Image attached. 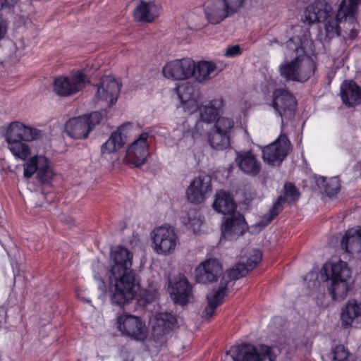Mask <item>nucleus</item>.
<instances>
[{
	"mask_svg": "<svg viewBox=\"0 0 361 361\" xmlns=\"http://www.w3.org/2000/svg\"><path fill=\"white\" fill-rule=\"evenodd\" d=\"M292 36L282 44L286 58H294L282 63L280 74L288 80L305 82L314 73L315 64L309 54L313 51V42L306 26L295 25L291 28Z\"/></svg>",
	"mask_w": 361,
	"mask_h": 361,
	"instance_id": "f257e3e1",
	"label": "nucleus"
},
{
	"mask_svg": "<svg viewBox=\"0 0 361 361\" xmlns=\"http://www.w3.org/2000/svg\"><path fill=\"white\" fill-rule=\"evenodd\" d=\"M133 253L118 245L111 249L112 262L109 276L112 303L122 306L128 303L140 288L132 269Z\"/></svg>",
	"mask_w": 361,
	"mask_h": 361,
	"instance_id": "f03ea898",
	"label": "nucleus"
},
{
	"mask_svg": "<svg viewBox=\"0 0 361 361\" xmlns=\"http://www.w3.org/2000/svg\"><path fill=\"white\" fill-rule=\"evenodd\" d=\"M262 257V253L259 250H253L251 256L247 259L246 264L238 262L226 274L224 275L217 290L209 293L207 295V305L204 310V317L210 319L214 314L216 307L220 305L228 295V284L230 281L238 279L245 276L249 271L257 267Z\"/></svg>",
	"mask_w": 361,
	"mask_h": 361,
	"instance_id": "7ed1b4c3",
	"label": "nucleus"
},
{
	"mask_svg": "<svg viewBox=\"0 0 361 361\" xmlns=\"http://www.w3.org/2000/svg\"><path fill=\"white\" fill-rule=\"evenodd\" d=\"M350 274L347 264L342 261L326 263L321 269V280L326 283L333 300L341 301L347 296Z\"/></svg>",
	"mask_w": 361,
	"mask_h": 361,
	"instance_id": "20e7f679",
	"label": "nucleus"
},
{
	"mask_svg": "<svg viewBox=\"0 0 361 361\" xmlns=\"http://www.w3.org/2000/svg\"><path fill=\"white\" fill-rule=\"evenodd\" d=\"M42 131L26 126L20 122H13L6 133L7 147L12 154L21 160L27 159L31 154L27 142L38 139Z\"/></svg>",
	"mask_w": 361,
	"mask_h": 361,
	"instance_id": "39448f33",
	"label": "nucleus"
},
{
	"mask_svg": "<svg viewBox=\"0 0 361 361\" xmlns=\"http://www.w3.org/2000/svg\"><path fill=\"white\" fill-rule=\"evenodd\" d=\"M103 118L104 114L101 111H93L89 114L74 117L66 123L65 130L72 138L85 139Z\"/></svg>",
	"mask_w": 361,
	"mask_h": 361,
	"instance_id": "423d86ee",
	"label": "nucleus"
},
{
	"mask_svg": "<svg viewBox=\"0 0 361 361\" xmlns=\"http://www.w3.org/2000/svg\"><path fill=\"white\" fill-rule=\"evenodd\" d=\"M357 4L353 0H342L337 11V19L340 20L341 32L350 39H354L358 34Z\"/></svg>",
	"mask_w": 361,
	"mask_h": 361,
	"instance_id": "0eeeda50",
	"label": "nucleus"
},
{
	"mask_svg": "<svg viewBox=\"0 0 361 361\" xmlns=\"http://www.w3.org/2000/svg\"><path fill=\"white\" fill-rule=\"evenodd\" d=\"M36 174V179L42 185H49L54 173L49 160L44 156H34L24 164V176L30 178Z\"/></svg>",
	"mask_w": 361,
	"mask_h": 361,
	"instance_id": "6e6552de",
	"label": "nucleus"
},
{
	"mask_svg": "<svg viewBox=\"0 0 361 361\" xmlns=\"http://www.w3.org/2000/svg\"><path fill=\"white\" fill-rule=\"evenodd\" d=\"M153 247L159 254L167 255L175 250L178 243V237L171 226H161L155 228L152 233Z\"/></svg>",
	"mask_w": 361,
	"mask_h": 361,
	"instance_id": "1a4fd4ad",
	"label": "nucleus"
},
{
	"mask_svg": "<svg viewBox=\"0 0 361 361\" xmlns=\"http://www.w3.org/2000/svg\"><path fill=\"white\" fill-rule=\"evenodd\" d=\"M291 150V144L286 135H281L276 140L264 147L262 157L264 162L271 166H279Z\"/></svg>",
	"mask_w": 361,
	"mask_h": 361,
	"instance_id": "9d476101",
	"label": "nucleus"
},
{
	"mask_svg": "<svg viewBox=\"0 0 361 361\" xmlns=\"http://www.w3.org/2000/svg\"><path fill=\"white\" fill-rule=\"evenodd\" d=\"M195 66L190 58L176 59L166 63L162 69L163 75L168 79L185 80L192 78Z\"/></svg>",
	"mask_w": 361,
	"mask_h": 361,
	"instance_id": "9b49d317",
	"label": "nucleus"
},
{
	"mask_svg": "<svg viewBox=\"0 0 361 361\" xmlns=\"http://www.w3.org/2000/svg\"><path fill=\"white\" fill-rule=\"evenodd\" d=\"M223 273L220 262L215 258H209L201 262L195 269V281L202 284L216 281Z\"/></svg>",
	"mask_w": 361,
	"mask_h": 361,
	"instance_id": "f8f14e48",
	"label": "nucleus"
},
{
	"mask_svg": "<svg viewBox=\"0 0 361 361\" xmlns=\"http://www.w3.org/2000/svg\"><path fill=\"white\" fill-rule=\"evenodd\" d=\"M299 197L300 192L297 188L292 183H286L284 185V197L279 196L277 198L268 214H264L258 223V226L264 228L270 224L283 210V204L286 201V198L288 199L289 201L292 202L296 201Z\"/></svg>",
	"mask_w": 361,
	"mask_h": 361,
	"instance_id": "ddd939ff",
	"label": "nucleus"
},
{
	"mask_svg": "<svg viewBox=\"0 0 361 361\" xmlns=\"http://www.w3.org/2000/svg\"><path fill=\"white\" fill-rule=\"evenodd\" d=\"M148 133H142L130 145L126 152V159L128 163L134 165L135 167H140L147 160L148 156Z\"/></svg>",
	"mask_w": 361,
	"mask_h": 361,
	"instance_id": "4468645a",
	"label": "nucleus"
},
{
	"mask_svg": "<svg viewBox=\"0 0 361 361\" xmlns=\"http://www.w3.org/2000/svg\"><path fill=\"white\" fill-rule=\"evenodd\" d=\"M118 329L125 335L137 341H143L147 337L145 324L137 317L127 315L118 320Z\"/></svg>",
	"mask_w": 361,
	"mask_h": 361,
	"instance_id": "2eb2a0df",
	"label": "nucleus"
},
{
	"mask_svg": "<svg viewBox=\"0 0 361 361\" xmlns=\"http://www.w3.org/2000/svg\"><path fill=\"white\" fill-rule=\"evenodd\" d=\"M233 361H261L268 358L269 361H274L271 355V348L266 347L264 355L261 357L257 348L247 343H243L238 346H232L229 350Z\"/></svg>",
	"mask_w": 361,
	"mask_h": 361,
	"instance_id": "dca6fc26",
	"label": "nucleus"
},
{
	"mask_svg": "<svg viewBox=\"0 0 361 361\" xmlns=\"http://www.w3.org/2000/svg\"><path fill=\"white\" fill-rule=\"evenodd\" d=\"M247 229L244 216L238 212L235 211L224 216L221 225V235L224 238H234L242 235Z\"/></svg>",
	"mask_w": 361,
	"mask_h": 361,
	"instance_id": "f3484780",
	"label": "nucleus"
},
{
	"mask_svg": "<svg viewBox=\"0 0 361 361\" xmlns=\"http://www.w3.org/2000/svg\"><path fill=\"white\" fill-rule=\"evenodd\" d=\"M211 192V177L202 176L195 178L190 184L186 190V195L190 202L199 204L202 202Z\"/></svg>",
	"mask_w": 361,
	"mask_h": 361,
	"instance_id": "a211bd4d",
	"label": "nucleus"
},
{
	"mask_svg": "<svg viewBox=\"0 0 361 361\" xmlns=\"http://www.w3.org/2000/svg\"><path fill=\"white\" fill-rule=\"evenodd\" d=\"M296 100L290 92H274L273 107L282 118L290 119L294 115Z\"/></svg>",
	"mask_w": 361,
	"mask_h": 361,
	"instance_id": "6ab92c4d",
	"label": "nucleus"
},
{
	"mask_svg": "<svg viewBox=\"0 0 361 361\" xmlns=\"http://www.w3.org/2000/svg\"><path fill=\"white\" fill-rule=\"evenodd\" d=\"M169 290L173 300L178 304H187L192 297V287L188 279L183 275H179L174 281H169Z\"/></svg>",
	"mask_w": 361,
	"mask_h": 361,
	"instance_id": "aec40b11",
	"label": "nucleus"
},
{
	"mask_svg": "<svg viewBox=\"0 0 361 361\" xmlns=\"http://www.w3.org/2000/svg\"><path fill=\"white\" fill-rule=\"evenodd\" d=\"M331 4L324 0H316L304 12L305 20L310 23L324 21L332 13Z\"/></svg>",
	"mask_w": 361,
	"mask_h": 361,
	"instance_id": "412c9836",
	"label": "nucleus"
},
{
	"mask_svg": "<svg viewBox=\"0 0 361 361\" xmlns=\"http://www.w3.org/2000/svg\"><path fill=\"white\" fill-rule=\"evenodd\" d=\"M192 78L194 83L203 85L215 77L219 72L216 63L212 61L202 60L197 63L194 61Z\"/></svg>",
	"mask_w": 361,
	"mask_h": 361,
	"instance_id": "4be33fe9",
	"label": "nucleus"
},
{
	"mask_svg": "<svg viewBox=\"0 0 361 361\" xmlns=\"http://www.w3.org/2000/svg\"><path fill=\"white\" fill-rule=\"evenodd\" d=\"M177 323L176 318L171 313L160 312L155 315L152 335L155 339H162Z\"/></svg>",
	"mask_w": 361,
	"mask_h": 361,
	"instance_id": "5701e85b",
	"label": "nucleus"
},
{
	"mask_svg": "<svg viewBox=\"0 0 361 361\" xmlns=\"http://www.w3.org/2000/svg\"><path fill=\"white\" fill-rule=\"evenodd\" d=\"M130 123H126L118 128L117 130L113 132L108 140L101 147L102 155L109 154L120 149L126 141L127 135L124 129L130 126Z\"/></svg>",
	"mask_w": 361,
	"mask_h": 361,
	"instance_id": "b1692460",
	"label": "nucleus"
},
{
	"mask_svg": "<svg viewBox=\"0 0 361 361\" xmlns=\"http://www.w3.org/2000/svg\"><path fill=\"white\" fill-rule=\"evenodd\" d=\"M235 162L240 169L245 174L255 176L261 171V164L250 151L238 153Z\"/></svg>",
	"mask_w": 361,
	"mask_h": 361,
	"instance_id": "393cba45",
	"label": "nucleus"
},
{
	"mask_svg": "<svg viewBox=\"0 0 361 361\" xmlns=\"http://www.w3.org/2000/svg\"><path fill=\"white\" fill-rule=\"evenodd\" d=\"M204 14L208 22L212 24H219L231 16L222 0L208 1L205 5Z\"/></svg>",
	"mask_w": 361,
	"mask_h": 361,
	"instance_id": "a878e982",
	"label": "nucleus"
},
{
	"mask_svg": "<svg viewBox=\"0 0 361 361\" xmlns=\"http://www.w3.org/2000/svg\"><path fill=\"white\" fill-rule=\"evenodd\" d=\"M343 250L350 253L361 252V228H350L348 230L341 242Z\"/></svg>",
	"mask_w": 361,
	"mask_h": 361,
	"instance_id": "bb28decb",
	"label": "nucleus"
},
{
	"mask_svg": "<svg viewBox=\"0 0 361 361\" xmlns=\"http://www.w3.org/2000/svg\"><path fill=\"white\" fill-rule=\"evenodd\" d=\"M361 316V302L349 300L346 305L341 309V322L345 327L351 326L353 322Z\"/></svg>",
	"mask_w": 361,
	"mask_h": 361,
	"instance_id": "cd10ccee",
	"label": "nucleus"
},
{
	"mask_svg": "<svg viewBox=\"0 0 361 361\" xmlns=\"http://www.w3.org/2000/svg\"><path fill=\"white\" fill-rule=\"evenodd\" d=\"M213 207L226 216L236 211V204L233 197L225 192H220L216 195Z\"/></svg>",
	"mask_w": 361,
	"mask_h": 361,
	"instance_id": "c85d7f7f",
	"label": "nucleus"
},
{
	"mask_svg": "<svg viewBox=\"0 0 361 361\" xmlns=\"http://www.w3.org/2000/svg\"><path fill=\"white\" fill-rule=\"evenodd\" d=\"M185 111L192 114L196 111L200 104V92H177Z\"/></svg>",
	"mask_w": 361,
	"mask_h": 361,
	"instance_id": "c756f323",
	"label": "nucleus"
},
{
	"mask_svg": "<svg viewBox=\"0 0 361 361\" xmlns=\"http://www.w3.org/2000/svg\"><path fill=\"white\" fill-rule=\"evenodd\" d=\"M224 103L221 99H214L200 109V117L206 123L214 121L221 113Z\"/></svg>",
	"mask_w": 361,
	"mask_h": 361,
	"instance_id": "7c9ffc66",
	"label": "nucleus"
},
{
	"mask_svg": "<svg viewBox=\"0 0 361 361\" xmlns=\"http://www.w3.org/2000/svg\"><path fill=\"white\" fill-rule=\"evenodd\" d=\"M155 8L152 4L141 1L134 9L133 17L140 22L151 23L157 17L154 13Z\"/></svg>",
	"mask_w": 361,
	"mask_h": 361,
	"instance_id": "2f4dec72",
	"label": "nucleus"
},
{
	"mask_svg": "<svg viewBox=\"0 0 361 361\" xmlns=\"http://www.w3.org/2000/svg\"><path fill=\"white\" fill-rule=\"evenodd\" d=\"M316 184L329 197L334 196L340 190L339 180L337 177L327 178L319 176L316 178Z\"/></svg>",
	"mask_w": 361,
	"mask_h": 361,
	"instance_id": "473e14b6",
	"label": "nucleus"
},
{
	"mask_svg": "<svg viewBox=\"0 0 361 361\" xmlns=\"http://www.w3.org/2000/svg\"><path fill=\"white\" fill-rule=\"evenodd\" d=\"M208 140L210 146L215 149L222 150L230 146V137L213 128L209 133Z\"/></svg>",
	"mask_w": 361,
	"mask_h": 361,
	"instance_id": "72a5a7b5",
	"label": "nucleus"
},
{
	"mask_svg": "<svg viewBox=\"0 0 361 361\" xmlns=\"http://www.w3.org/2000/svg\"><path fill=\"white\" fill-rule=\"evenodd\" d=\"M71 84L72 90H80L85 88L90 82L84 69L77 70L71 73Z\"/></svg>",
	"mask_w": 361,
	"mask_h": 361,
	"instance_id": "f704fd0d",
	"label": "nucleus"
},
{
	"mask_svg": "<svg viewBox=\"0 0 361 361\" xmlns=\"http://www.w3.org/2000/svg\"><path fill=\"white\" fill-rule=\"evenodd\" d=\"M98 90H121L122 82L120 78L112 75L102 76L97 85Z\"/></svg>",
	"mask_w": 361,
	"mask_h": 361,
	"instance_id": "c9c22d12",
	"label": "nucleus"
},
{
	"mask_svg": "<svg viewBox=\"0 0 361 361\" xmlns=\"http://www.w3.org/2000/svg\"><path fill=\"white\" fill-rule=\"evenodd\" d=\"M233 126L234 122L232 119L226 117H220L216 120L212 128L230 137Z\"/></svg>",
	"mask_w": 361,
	"mask_h": 361,
	"instance_id": "e433bc0d",
	"label": "nucleus"
},
{
	"mask_svg": "<svg viewBox=\"0 0 361 361\" xmlns=\"http://www.w3.org/2000/svg\"><path fill=\"white\" fill-rule=\"evenodd\" d=\"M326 37L329 39L341 35L340 20L337 19V13L334 18L330 19L324 25Z\"/></svg>",
	"mask_w": 361,
	"mask_h": 361,
	"instance_id": "4c0bfd02",
	"label": "nucleus"
},
{
	"mask_svg": "<svg viewBox=\"0 0 361 361\" xmlns=\"http://www.w3.org/2000/svg\"><path fill=\"white\" fill-rule=\"evenodd\" d=\"M331 361H347L353 360L348 350L342 345L335 346L329 354Z\"/></svg>",
	"mask_w": 361,
	"mask_h": 361,
	"instance_id": "58836bf2",
	"label": "nucleus"
},
{
	"mask_svg": "<svg viewBox=\"0 0 361 361\" xmlns=\"http://www.w3.org/2000/svg\"><path fill=\"white\" fill-rule=\"evenodd\" d=\"M340 97L344 104L353 106L361 101V92H341Z\"/></svg>",
	"mask_w": 361,
	"mask_h": 361,
	"instance_id": "ea45409f",
	"label": "nucleus"
},
{
	"mask_svg": "<svg viewBox=\"0 0 361 361\" xmlns=\"http://www.w3.org/2000/svg\"><path fill=\"white\" fill-rule=\"evenodd\" d=\"M54 90H72L70 78L66 75H59L54 80Z\"/></svg>",
	"mask_w": 361,
	"mask_h": 361,
	"instance_id": "a19ab883",
	"label": "nucleus"
},
{
	"mask_svg": "<svg viewBox=\"0 0 361 361\" xmlns=\"http://www.w3.org/2000/svg\"><path fill=\"white\" fill-rule=\"evenodd\" d=\"M118 96V92H97L96 93L97 100L106 102L108 106H111L116 102Z\"/></svg>",
	"mask_w": 361,
	"mask_h": 361,
	"instance_id": "79ce46f5",
	"label": "nucleus"
},
{
	"mask_svg": "<svg viewBox=\"0 0 361 361\" xmlns=\"http://www.w3.org/2000/svg\"><path fill=\"white\" fill-rule=\"evenodd\" d=\"M230 16L238 13L243 7L245 0H222Z\"/></svg>",
	"mask_w": 361,
	"mask_h": 361,
	"instance_id": "37998d69",
	"label": "nucleus"
},
{
	"mask_svg": "<svg viewBox=\"0 0 361 361\" xmlns=\"http://www.w3.org/2000/svg\"><path fill=\"white\" fill-rule=\"evenodd\" d=\"M158 296V293L156 289L150 288L146 290L142 295V300L145 304L151 303L154 301Z\"/></svg>",
	"mask_w": 361,
	"mask_h": 361,
	"instance_id": "c03bdc74",
	"label": "nucleus"
},
{
	"mask_svg": "<svg viewBox=\"0 0 361 361\" xmlns=\"http://www.w3.org/2000/svg\"><path fill=\"white\" fill-rule=\"evenodd\" d=\"M241 54L242 50L238 44L228 47L224 52V55L226 57H235L236 56L240 55Z\"/></svg>",
	"mask_w": 361,
	"mask_h": 361,
	"instance_id": "a18cd8bd",
	"label": "nucleus"
},
{
	"mask_svg": "<svg viewBox=\"0 0 361 361\" xmlns=\"http://www.w3.org/2000/svg\"><path fill=\"white\" fill-rule=\"evenodd\" d=\"M341 90H360L353 80H345L341 85Z\"/></svg>",
	"mask_w": 361,
	"mask_h": 361,
	"instance_id": "49530a36",
	"label": "nucleus"
},
{
	"mask_svg": "<svg viewBox=\"0 0 361 361\" xmlns=\"http://www.w3.org/2000/svg\"><path fill=\"white\" fill-rule=\"evenodd\" d=\"M18 2V0H0L1 8L11 10L15 7Z\"/></svg>",
	"mask_w": 361,
	"mask_h": 361,
	"instance_id": "de8ad7c7",
	"label": "nucleus"
},
{
	"mask_svg": "<svg viewBox=\"0 0 361 361\" xmlns=\"http://www.w3.org/2000/svg\"><path fill=\"white\" fill-rule=\"evenodd\" d=\"M7 32V25L6 23L0 20V41H1Z\"/></svg>",
	"mask_w": 361,
	"mask_h": 361,
	"instance_id": "09e8293b",
	"label": "nucleus"
},
{
	"mask_svg": "<svg viewBox=\"0 0 361 361\" xmlns=\"http://www.w3.org/2000/svg\"><path fill=\"white\" fill-rule=\"evenodd\" d=\"M74 92H56V95L59 98L68 97L73 94Z\"/></svg>",
	"mask_w": 361,
	"mask_h": 361,
	"instance_id": "8fccbe9b",
	"label": "nucleus"
},
{
	"mask_svg": "<svg viewBox=\"0 0 361 361\" xmlns=\"http://www.w3.org/2000/svg\"><path fill=\"white\" fill-rule=\"evenodd\" d=\"M188 224H189L190 226H194L195 225H200V219H191L190 216H188Z\"/></svg>",
	"mask_w": 361,
	"mask_h": 361,
	"instance_id": "3c124183",
	"label": "nucleus"
},
{
	"mask_svg": "<svg viewBox=\"0 0 361 361\" xmlns=\"http://www.w3.org/2000/svg\"><path fill=\"white\" fill-rule=\"evenodd\" d=\"M133 360H134L133 356L130 354L126 355L123 357V361H133Z\"/></svg>",
	"mask_w": 361,
	"mask_h": 361,
	"instance_id": "603ef678",
	"label": "nucleus"
},
{
	"mask_svg": "<svg viewBox=\"0 0 361 361\" xmlns=\"http://www.w3.org/2000/svg\"><path fill=\"white\" fill-rule=\"evenodd\" d=\"M100 283H101V285L99 286V288L102 289V290L103 292H105V289H104L105 285H104V281H101Z\"/></svg>",
	"mask_w": 361,
	"mask_h": 361,
	"instance_id": "864d4df0",
	"label": "nucleus"
},
{
	"mask_svg": "<svg viewBox=\"0 0 361 361\" xmlns=\"http://www.w3.org/2000/svg\"><path fill=\"white\" fill-rule=\"evenodd\" d=\"M274 44H279V41H278L277 39H274L271 40V41L269 42V45H270V46H273V45H274Z\"/></svg>",
	"mask_w": 361,
	"mask_h": 361,
	"instance_id": "5fc2aeb1",
	"label": "nucleus"
},
{
	"mask_svg": "<svg viewBox=\"0 0 361 361\" xmlns=\"http://www.w3.org/2000/svg\"><path fill=\"white\" fill-rule=\"evenodd\" d=\"M355 3L357 4V7H358L359 4L360 3L361 0H353Z\"/></svg>",
	"mask_w": 361,
	"mask_h": 361,
	"instance_id": "6e6d98bb",
	"label": "nucleus"
}]
</instances>
